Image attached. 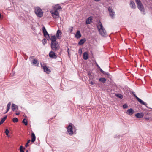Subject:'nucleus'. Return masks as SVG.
<instances>
[{
	"mask_svg": "<svg viewBox=\"0 0 152 152\" xmlns=\"http://www.w3.org/2000/svg\"><path fill=\"white\" fill-rule=\"evenodd\" d=\"M134 112V111L132 108L128 110L126 112V113L129 115H132Z\"/></svg>",
	"mask_w": 152,
	"mask_h": 152,
	"instance_id": "nucleus-11",
	"label": "nucleus"
},
{
	"mask_svg": "<svg viewBox=\"0 0 152 152\" xmlns=\"http://www.w3.org/2000/svg\"><path fill=\"white\" fill-rule=\"evenodd\" d=\"M51 48L53 51L58 50L60 48V46L57 42L51 43Z\"/></svg>",
	"mask_w": 152,
	"mask_h": 152,
	"instance_id": "nucleus-3",
	"label": "nucleus"
},
{
	"mask_svg": "<svg viewBox=\"0 0 152 152\" xmlns=\"http://www.w3.org/2000/svg\"><path fill=\"white\" fill-rule=\"evenodd\" d=\"M61 34L62 32L60 30H58L56 34L57 38L59 39H61Z\"/></svg>",
	"mask_w": 152,
	"mask_h": 152,
	"instance_id": "nucleus-10",
	"label": "nucleus"
},
{
	"mask_svg": "<svg viewBox=\"0 0 152 152\" xmlns=\"http://www.w3.org/2000/svg\"><path fill=\"white\" fill-rule=\"evenodd\" d=\"M73 27H71V29L70 30V33H72V31H73Z\"/></svg>",
	"mask_w": 152,
	"mask_h": 152,
	"instance_id": "nucleus-42",
	"label": "nucleus"
},
{
	"mask_svg": "<svg viewBox=\"0 0 152 152\" xmlns=\"http://www.w3.org/2000/svg\"><path fill=\"white\" fill-rule=\"evenodd\" d=\"M86 39L83 38L81 39L78 42V44L80 45H82L86 41Z\"/></svg>",
	"mask_w": 152,
	"mask_h": 152,
	"instance_id": "nucleus-20",
	"label": "nucleus"
},
{
	"mask_svg": "<svg viewBox=\"0 0 152 152\" xmlns=\"http://www.w3.org/2000/svg\"><path fill=\"white\" fill-rule=\"evenodd\" d=\"M22 122L25 124V125L26 126L28 124L27 120L26 118H24L22 121Z\"/></svg>",
	"mask_w": 152,
	"mask_h": 152,
	"instance_id": "nucleus-30",
	"label": "nucleus"
},
{
	"mask_svg": "<svg viewBox=\"0 0 152 152\" xmlns=\"http://www.w3.org/2000/svg\"><path fill=\"white\" fill-rule=\"evenodd\" d=\"M1 13H0V18H1Z\"/></svg>",
	"mask_w": 152,
	"mask_h": 152,
	"instance_id": "nucleus-48",
	"label": "nucleus"
},
{
	"mask_svg": "<svg viewBox=\"0 0 152 152\" xmlns=\"http://www.w3.org/2000/svg\"><path fill=\"white\" fill-rule=\"evenodd\" d=\"M149 118H145V119L146 120H149Z\"/></svg>",
	"mask_w": 152,
	"mask_h": 152,
	"instance_id": "nucleus-46",
	"label": "nucleus"
},
{
	"mask_svg": "<svg viewBox=\"0 0 152 152\" xmlns=\"http://www.w3.org/2000/svg\"><path fill=\"white\" fill-rule=\"evenodd\" d=\"M135 116L138 118H141L144 116V114L142 113H137L135 115Z\"/></svg>",
	"mask_w": 152,
	"mask_h": 152,
	"instance_id": "nucleus-13",
	"label": "nucleus"
},
{
	"mask_svg": "<svg viewBox=\"0 0 152 152\" xmlns=\"http://www.w3.org/2000/svg\"><path fill=\"white\" fill-rule=\"evenodd\" d=\"M130 5L131 8L133 9H135L136 8V5L134 2L133 1H130Z\"/></svg>",
	"mask_w": 152,
	"mask_h": 152,
	"instance_id": "nucleus-14",
	"label": "nucleus"
},
{
	"mask_svg": "<svg viewBox=\"0 0 152 152\" xmlns=\"http://www.w3.org/2000/svg\"><path fill=\"white\" fill-rule=\"evenodd\" d=\"M26 152H28V150H27L26 151Z\"/></svg>",
	"mask_w": 152,
	"mask_h": 152,
	"instance_id": "nucleus-51",
	"label": "nucleus"
},
{
	"mask_svg": "<svg viewBox=\"0 0 152 152\" xmlns=\"http://www.w3.org/2000/svg\"><path fill=\"white\" fill-rule=\"evenodd\" d=\"M30 142V140H28L27 141V142L26 143V144L25 145V146L26 147H27V146H28L29 145L28 143Z\"/></svg>",
	"mask_w": 152,
	"mask_h": 152,
	"instance_id": "nucleus-37",
	"label": "nucleus"
},
{
	"mask_svg": "<svg viewBox=\"0 0 152 152\" xmlns=\"http://www.w3.org/2000/svg\"><path fill=\"white\" fill-rule=\"evenodd\" d=\"M34 12L35 14L38 17L41 18L43 16V12L42 10L40 7H35L34 8Z\"/></svg>",
	"mask_w": 152,
	"mask_h": 152,
	"instance_id": "nucleus-2",
	"label": "nucleus"
},
{
	"mask_svg": "<svg viewBox=\"0 0 152 152\" xmlns=\"http://www.w3.org/2000/svg\"><path fill=\"white\" fill-rule=\"evenodd\" d=\"M133 95L134 96H135L136 95V94H133Z\"/></svg>",
	"mask_w": 152,
	"mask_h": 152,
	"instance_id": "nucleus-50",
	"label": "nucleus"
},
{
	"mask_svg": "<svg viewBox=\"0 0 152 152\" xmlns=\"http://www.w3.org/2000/svg\"><path fill=\"white\" fill-rule=\"evenodd\" d=\"M7 118V116H5L4 117L2 118L0 122V124L1 125L3 123L4 121L6 118Z\"/></svg>",
	"mask_w": 152,
	"mask_h": 152,
	"instance_id": "nucleus-25",
	"label": "nucleus"
},
{
	"mask_svg": "<svg viewBox=\"0 0 152 152\" xmlns=\"http://www.w3.org/2000/svg\"><path fill=\"white\" fill-rule=\"evenodd\" d=\"M31 142H34L35 140L36 137L34 134L33 132H32L31 134Z\"/></svg>",
	"mask_w": 152,
	"mask_h": 152,
	"instance_id": "nucleus-22",
	"label": "nucleus"
},
{
	"mask_svg": "<svg viewBox=\"0 0 152 152\" xmlns=\"http://www.w3.org/2000/svg\"><path fill=\"white\" fill-rule=\"evenodd\" d=\"M100 71L103 74L105 75L106 72L103 71L102 69H101Z\"/></svg>",
	"mask_w": 152,
	"mask_h": 152,
	"instance_id": "nucleus-41",
	"label": "nucleus"
},
{
	"mask_svg": "<svg viewBox=\"0 0 152 152\" xmlns=\"http://www.w3.org/2000/svg\"><path fill=\"white\" fill-rule=\"evenodd\" d=\"M95 64H96V66H97V68H98V69H99V71H100L101 70V69H101V68L100 67V66H99V65H98V64H97V63L96 62L95 63Z\"/></svg>",
	"mask_w": 152,
	"mask_h": 152,
	"instance_id": "nucleus-35",
	"label": "nucleus"
},
{
	"mask_svg": "<svg viewBox=\"0 0 152 152\" xmlns=\"http://www.w3.org/2000/svg\"><path fill=\"white\" fill-rule=\"evenodd\" d=\"M32 61V63L34 64H36L37 63V61L36 59H33Z\"/></svg>",
	"mask_w": 152,
	"mask_h": 152,
	"instance_id": "nucleus-39",
	"label": "nucleus"
},
{
	"mask_svg": "<svg viewBox=\"0 0 152 152\" xmlns=\"http://www.w3.org/2000/svg\"><path fill=\"white\" fill-rule=\"evenodd\" d=\"M12 121L14 123L17 122L18 121V120L17 118H13Z\"/></svg>",
	"mask_w": 152,
	"mask_h": 152,
	"instance_id": "nucleus-31",
	"label": "nucleus"
},
{
	"mask_svg": "<svg viewBox=\"0 0 152 152\" xmlns=\"http://www.w3.org/2000/svg\"><path fill=\"white\" fill-rule=\"evenodd\" d=\"M81 36V35L79 30H78L76 33L75 37L77 39L80 38Z\"/></svg>",
	"mask_w": 152,
	"mask_h": 152,
	"instance_id": "nucleus-18",
	"label": "nucleus"
},
{
	"mask_svg": "<svg viewBox=\"0 0 152 152\" xmlns=\"http://www.w3.org/2000/svg\"><path fill=\"white\" fill-rule=\"evenodd\" d=\"M137 7L138 9L142 12L144 14H145L144 7L143 6L142 3H140L139 4H137Z\"/></svg>",
	"mask_w": 152,
	"mask_h": 152,
	"instance_id": "nucleus-6",
	"label": "nucleus"
},
{
	"mask_svg": "<svg viewBox=\"0 0 152 152\" xmlns=\"http://www.w3.org/2000/svg\"><path fill=\"white\" fill-rule=\"evenodd\" d=\"M137 100L141 104H143L146 106V107H147V104L145 102L143 101L140 98H138L136 95L135 96H134Z\"/></svg>",
	"mask_w": 152,
	"mask_h": 152,
	"instance_id": "nucleus-8",
	"label": "nucleus"
},
{
	"mask_svg": "<svg viewBox=\"0 0 152 152\" xmlns=\"http://www.w3.org/2000/svg\"><path fill=\"white\" fill-rule=\"evenodd\" d=\"M44 37L47 39L48 40V39L50 38V36L48 32H46L43 34Z\"/></svg>",
	"mask_w": 152,
	"mask_h": 152,
	"instance_id": "nucleus-23",
	"label": "nucleus"
},
{
	"mask_svg": "<svg viewBox=\"0 0 152 152\" xmlns=\"http://www.w3.org/2000/svg\"><path fill=\"white\" fill-rule=\"evenodd\" d=\"M123 107L124 109H126L128 107V106L126 104H124L123 105Z\"/></svg>",
	"mask_w": 152,
	"mask_h": 152,
	"instance_id": "nucleus-33",
	"label": "nucleus"
},
{
	"mask_svg": "<svg viewBox=\"0 0 152 152\" xmlns=\"http://www.w3.org/2000/svg\"><path fill=\"white\" fill-rule=\"evenodd\" d=\"M108 11L110 16L112 19H113L115 15V14L113 10L111 7H109L108 8Z\"/></svg>",
	"mask_w": 152,
	"mask_h": 152,
	"instance_id": "nucleus-5",
	"label": "nucleus"
},
{
	"mask_svg": "<svg viewBox=\"0 0 152 152\" xmlns=\"http://www.w3.org/2000/svg\"><path fill=\"white\" fill-rule=\"evenodd\" d=\"M69 48H68V51H67V52H68V54L69 55Z\"/></svg>",
	"mask_w": 152,
	"mask_h": 152,
	"instance_id": "nucleus-47",
	"label": "nucleus"
},
{
	"mask_svg": "<svg viewBox=\"0 0 152 152\" xmlns=\"http://www.w3.org/2000/svg\"><path fill=\"white\" fill-rule=\"evenodd\" d=\"M88 76L89 78V79L90 80H93V77L91 75V72H89L88 73Z\"/></svg>",
	"mask_w": 152,
	"mask_h": 152,
	"instance_id": "nucleus-29",
	"label": "nucleus"
},
{
	"mask_svg": "<svg viewBox=\"0 0 152 152\" xmlns=\"http://www.w3.org/2000/svg\"><path fill=\"white\" fill-rule=\"evenodd\" d=\"M90 84L92 85H93L94 84V83L92 81H91V82L90 83Z\"/></svg>",
	"mask_w": 152,
	"mask_h": 152,
	"instance_id": "nucleus-44",
	"label": "nucleus"
},
{
	"mask_svg": "<svg viewBox=\"0 0 152 152\" xmlns=\"http://www.w3.org/2000/svg\"><path fill=\"white\" fill-rule=\"evenodd\" d=\"M88 54L87 52H85L83 54V58L85 60H87L88 58Z\"/></svg>",
	"mask_w": 152,
	"mask_h": 152,
	"instance_id": "nucleus-19",
	"label": "nucleus"
},
{
	"mask_svg": "<svg viewBox=\"0 0 152 152\" xmlns=\"http://www.w3.org/2000/svg\"><path fill=\"white\" fill-rule=\"evenodd\" d=\"M54 52L53 51H51L49 53V55L50 57L54 59H56L57 58V56Z\"/></svg>",
	"mask_w": 152,
	"mask_h": 152,
	"instance_id": "nucleus-9",
	"label": "nucleus"
},
{
	"mask_svg": "<svg viewBox=\"0 0 152 152\" xmlns=\"http://www.w3.org/2000/svg\"><path fill=\"white\" fill-rule=\"evenodd\" d=\"M135 1L137 4H139L140 3H141L140 0H135Z\"/></svg>",
	"mask_w": 152,
	"mask_h": 152,
	"instance_id": "nucleus-38",
	"label": "nucleus"
},
{
	"mask_svg": "<svg viewBox=\"0 0 152 152\" xmlns=\"http://www.w3.org/2000/svg\"><path fill=\"white\" fill-rule=\"evenodd\" d=\"M11 105V102H10L7 104V111L5 113H4V114L7 113L9 110L10 108Z\"/></svg>",
	"mask_w": 152,
	"mask_h": 152,
	"instance_id": "nucleus-21",
	"label": "nucleus"
},
{
	"mask_svg": "<svg viewBox=\"0 0 152 152\" xmlns=\"http://www.w3.org/2000/svg\"><path fill=\"white\" fill-rule=\"evenodd\" d=\"M73 124L72 123H69V125L67 127V131L70 135H72L73 134Z\"/></svg>",
	"mask_w": 152,
	"mask_h": 152,
	"instance_id": "nucleus-4",
	"label": "nucleus"
},
{
	"mask_svg": "<svg viewBox=\"0 0 152 152\" xmlns=\"http://www.w3.org/2000/svg\"><path fill=\"white\" fill-rule=\"evenodd\" d=\"M55 9L56 10H60L62 9V8L61 6L60 5H56L54 7Z\"/></svg>",
	"mask_w": 152,
	"mask_h": 152,
	"instance_id": "nucleus-24",
	"label": "nucleus"
},
{
	"mask_svg": "<svg viewBox=\"0 0 152 152\" xmlns=\"http://www.w3.org/2000/svg\"><path fill=\"white\" fill-rule=\"evenodd\" d=\"M97 27L101 35L104 37H106L107 34L106 31L104 28L101 21H99L98 22V24L97 25Z\"/></svg>",
	"mask_w": 152,
	"mask_h": 152,
	"instance_id": "nucleus-1",
	"label": "nucleus"
},
{
	"mask_svg": "<svg viewBox=\"0 0 152 152\" xmlns=\"http://www.w3.org/2000/svg\"><path fill=\"white\" fill-rule=\"evenodd\" d=\"M105 75H110L109 73L108 72H106Z\"/></svg>",
	"mask_w": 152,
	"mask_h": 152,
	"instance_id": "nucleus-43",
	"label": "nucleus"
},
{
	"mask_svg": "<svg viewBox=\"0 0 152 152\" xmlns=\"http://www.w3.org/2000/svg\"><path fill=\"white\" fill-rule=\"evenodd\" d=\"M82 51L81 49H79V50H78V53L80 54V55L82 54Z\"/></svg>",
	"mask_w": 152,
	"mask_h": 152,
	"instance_id": "nucleus-40",
	"label": "nucleus"
},
{
	"mask_svg": "<svg viewBox=\"0 0 152 152\" xmlns=\"http://www.w3.org/2000/svg\"><path fill=\"white\" fill-rule=\"evenodd\" d=\"M132 94H133V95L134 94V92H132Z\"/></svg>",
	"mask_w": 152,
	"mask_h": 152,
	"instance_id": "nucleus-49",
	"label": "nucleus"
},
{
	"mask_svg": "<svg viewBox=\"0 0 152 152\" xmlns=\"http://www.w3.org/2000/svg\"><path fill=\"white\" fill-rule=\"evenodd\" d=\"M99 81L104 83L106 81V79L104 78H100L99 79Z\"/></svg>",
	"mask_w": 152,
	"mask_h": 152,
	"instance_id": "nucleus-27",
	"label": "nucleus"
},
{
	"mask_svg": "<svg viewBox=\"0 0 152 152\" xmlns=\"http://www.w3.org/2000/svg\"><path fill=\"white\" fill-rule=\"evenodd\" d=\"M52 16L54 18H58L59 17V13L57 10H55L52 13Z\"/></svg>",
	"mask_w": 152,
	"mask_h": 152,
	"instance_id": "nucleus-7",
	"label": "nucleus"
},
{
	"mask_svg": "<svg viewBox=\"0 0 152 152\" xmlns=\"http://www.w3.org/2000/svg\"><path fill=\"white\" fill-rule=\"evenodd\" d=\"M115 96L118 97L122 99L123 98V96L120 94H115Z\"/></svg>",
	"mask_w": 152,
	"mask_h": 152,
	"instance_id": "nucleus-26",
	"label": "nucleus"
},
{
	"mask_svg": "<svg viewBox=\"0 0 152 152\" xmlns=\"http://www.w3.org/2000/svg\"><path fill=\"white\" fill-rule=\"evenodd\" d=\"M92 17H90L88 18L86 20V24H90L92 22Z\"/></svg>",
	"mask_w": 152,
	"mask_h": 152,
	"instance_id": "nucleus-15",
	"label": "nucleus"
},
{
	"mask_svg": "<svg viewBox=\"0 0 152 152\" xmlns=\"http://www.w3.org/2000/svg\"><path fill=\"white\" fill-rule=\"evenodd\" d=\"M42 31H43V34H44V33H45L46 32H47V31H46V28H45V27L44 26H43L42 27Z\"/></svg>",
	"mask_w": 152,
	"mask_h": 152,
	"instance_id": "nucleus-34",
	"label": "nucleus"
},
{
	"mask_svg": "<svg viewBox=\"0 0 152 152\" xmlns=\"http://www.w3.org/2000/svg\"><path fill=\"white\" fill-rule=\"evenodd\" d=\"M5 132L7 135H8V134L9 133V131L7 129H6Z\"/></svg>",
	"mask_w": 152,
	"mask_h": 152,
	"instance_id": "nucleus-36",
	"label": "nucleus"
},
{
	"mask_svg": "<svg viewBox=\"0 0 152 152\" xmlns=\"http://www.w3.org/2000/svg\"><path fill=\"white\" fill-rule=\"evenodd\" d=\"M43 68L44 70V72H47L48 73H49L50 72V69L48 68L46 66H43Z\"/></svg>",
	"mask_w": 152,
	"mask_h": 152,
	"instance_id": "nucleus-16",
	"label": "nucleus"
},
{
	"mask_svg": "<svg viewBox=\"0 0 152 152\" xmlns=\"http://www.w3.org/2000/svg\"><path fill=\"white\" fill-rule=\"evenodd\" d=\"M25 149V147H23L21 145L20 147L19 150L20 152H24V150Z\"/></svg>",
	"mask_w": 152,
	"mask_h": 152,
	"instance_id": "nucleus-28",
	"label": "nucleus"
},
{
	"mask_svg": "<svg viewBox=\"0 0 152 152\" xmlns=\"http://www.w3.org/2000/svg\"><path fill=\"white\" fill-rule=\"evenodd\" d=\"M57 38L55 35L52 36L51 37L49 38L50 40L51 41V43L53 42H57L56 40Z\"/></svg>",
	"mask_w": 152,
	"mask_h": 152,
	"instance_id": "nucleus-12",
	"label": "nucleus"
},
{
	"mask_svg": "<svg viewBox=\"0 0 152 152\" xmlns=\"http://www.w3.org/2000/svg\"><path fill=\"white\" fill-rule=\"evenodd\" d=\"M12 111H14L16 109H18V107L15 104L12 103Z\"/></svg>",
	"mask_w": 152,
	"mask_h": 152,
	"instance_id": "nucleus-17",
	"label": "nucleus"
},
{
	"mask_svg": "<svg viewBox=\"0 0 152 152\" xmlns=\"http://www.w3.org/2000/svg\"><path fill=\"white\" fill-rule=\"evenodd\" d=\"M42 41L43 45H45V44L47 43V41L45 38L43 39L42 40Z\"/></svg>",
	"mask_w": 152,
	"mask_h": 152,
	"instance_id": "nucleus-32",
	"label": "nucleus"
},
{
	"mask_svg": "<svg viewBox=\"0 0 152 152\" xmlns=\"http://www.w3.org/2000/svg\"><path fill=\"white\" fill-rule=\"evenodd\" d=\"M20 114V113H16V115H18Z\"/></svg>",
	"mask_w": 152,
	"mask_h": 152,
	"instance_id": "nucleus-45",
	"label": "nucleus"
}]
</instances>
